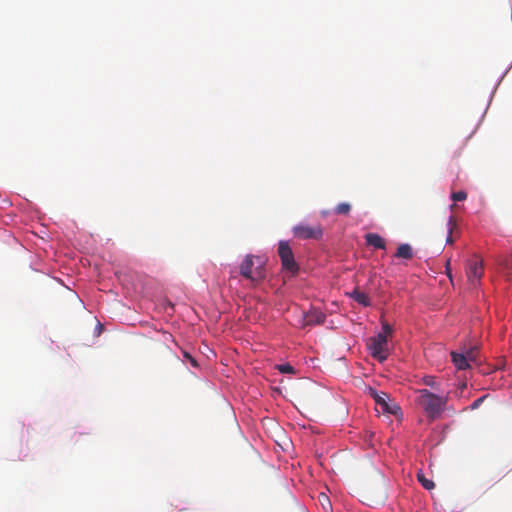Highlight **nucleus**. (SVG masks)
Instances as JSON below:
<instances>
[{"label": "nucleus", "mask_w": 512, "mask_h": 512, "mask_svg": "<svg viewBox=\"0 0 512 512\" xmlns=\"http://www.w3.org/2000/svg\"><path fill=\"white\" fill-rule=\"evenodd\" d=\"M418 394L416 402L423 409L426 416L430 419L438 418L445 409L448 402V395L441 397L427 389L419 390Z\"/></svg>", "instance_id": "obj_1"}, {"label": "nucleus", "mask_w": 512, "mask_h": 512, "mask_svg": "<svg viewBox=\"0 0 512 512\" xmlns=\"http://www.w3.org/2000/svg\"><path fill=\"white\" fill-rule=\"evenodd\" d=\"M318 498L325 510H327L328 508L329 509L331 508L330 501L324 493H321Z\"/></svg>", "instance_id": "obj_21"}, {"label": "nucleus", "mask_w": 512, "mask_h": 512, "mask_svg": "<svg viewBox=\"0 0 512 512\" xmlns=\"http://www.w3.org/2000/svg\"><path fill=\"white\" fill-rule=\"evenodd\" d=\"M483 263L479 259L470 260L467 267V277L472 287H476L483 276Z\"/></svg>", "instance_id": "obj_6"}, {"label": "nucleus", "mask_w": 512, "mask_h": 512, "mask_svg": "<svg viewBox=\"0 0 512 512\" xmlns=\"http://www.w3.org/2000/svg\"><path fill=\"white\" fill-rule=\"evenodd\" d=\"M392 333H393V329H392L391 325L388 324L387 322L383 321L382 322V331L379 332L378 334L382 335L388 339L389 337L392 336Z\"/></svg>", "instance_id": "obj_17"}, {"label": "nucleus", "mask_w": 512, "mask_h": 512, "mask_svg": "<svg viewBox=\"0 0 512 512\" xmlns=\"http://www.w3.org/2000/svg\"><path fill=\"white\" fill-rule=\"evenodd\" d=\"M350 211L351 205L347 202L339 203L334 209V212L338 215H348Z\"/></svg>", "instance_id": "obj_13"}, {"label": "nucleus", "mask_w": 512, "mask_h": 512, "mask_svg": "<svg viewBox=\"0 0 512 512\" xmlns=\"http://www.w3.org/2000/svg\"><path fill=\"white\" fill-rule=\"evenodd\" d=\"M467 387V383L466 382H461L457 388V390L455 391V396L456 397H461L462 396V393L464 391V389H466Z\"/></svg>", "instance_id": "obj_23"}, {"label": "nucleus", "mask_w": 512, "mask_h": 512, "mask_svg": "<svg viewBox=\"0 0 512 512\" xmlns=\"http://www.w3.org/2000/svg\"><path fill=\"white\" fill-rule=\"evenodd\" d=\"M504 268L506 272V276L510 281H512V254L509 255L504 261Z\"/></svg>", "instance_id": "obj_16"}, {"label": "nucleus", "mask_w": 512, "mask_h": 512, "mask_svg": "<svg viewBox=\"0 0 512 512\" xmlns=\"http://www.w3.org/2000/svg\"><path fill=\"white\" fill-rule=\"evenodd\" d=\"M325 314L319 310L312 309L305 313L304 315V324L305 325H316L322 324L325 321Z\"/></svg>", "instance_id": "obj_8"}, {"label": "nucleus", "mask_w": 512, "mask_h": 512, "mask_svg": "<svg viewBox=\"0 0 512 512\" xmlns=\"http://www.w3.org/2000/svg\"><path fill=\"white\" fill-rule=\"evenodd\" d=\"M367 346L373 358L380 362H384L388 358V339L384 336L377 334L369 338Z\"/></svg>", "instance_id": "obj_4"}, {"label": "nucleus", "mask_w": 512, "mask_h": 512, "mask_svg": "<svg viewBox=\"0 0 512 512\" xmlns=\"http://www.w3.org/2000/svg\"><path fill=\"white\" fill-rule=\"evenodd\" d=\"M369 395L375 400L376 405L380 406L383 412L395 414L399 407L388 403L389 395L385 392H378L374 388H369Z\"/></svg>", "instance_id": "obj_7"}, {"label": "nucleus", "mask_w": 512, "mask_h": 512, "mask_svg": "<svg viewBox=\"0 0 512 512\" xmlns=\"http://www.w3.org/2000/svg\"><path fill=\"white\" fill-rule=\"evenodd\" d=\"M488 397V395H484L478 399H476L471 405H470V409L471 410H476L480 407V405L483 403V401Z\"/></svg>", "instance_id": "obj_22"}, {"label": "nucleus", "mask_w": 512, "mask_h": 512, "mask_svg": "<svg viewBox=\"0 0 512 512\" xmlns=\"http://www.w3.org/2000/svg\"><path fill=\"white\" fill-rule=\"evenodd\" d=\"M278 255L281 260L282 269L295 275L299 271V265L295 261L294 253L288 241L281 240L278 244Z\"/></svg>", "instance_id": "obj_3"}, {"label": "nucleus", "mask_w": 512, "mask_h": 512, "mask_svg": "<svg viewBox=\"0 0 512 512\" xmlns=\"http://www.w3.org/2000/svg\"><path fill=\"white\" fill-rule=\"evenodd\" d=\"M453 242H454V239H453V237H452V234H449V233H448V236H447V238H446V243H447V244H452Z\"/></svg>", "instance_id": "obj_27"}, {"label": "nucleus", "mask_w": 512, "mask_h": 512, "mask_svg": "<svg viewBox=\"0 0 512 512\" xmlns=\"http://www.w3.org/2000/svg\"><path fill=\"white\" fill-rule=\"evenodd\" d=\"M351 297L356 301L358 302L359 304L363 305V306H370V299L368 297V295L364 292H361L357 289H355L352 293H351Z\"/></svg>", "instance_id": "obj_12"}, {"label": "nucleus", "mask_w": 512, "mask_h": 512, "mask_svg": "<svg viewBox=\"0 0 512 512\" xmlns=\"http://www.w3.org/2000/svg\"><path fill=\"white\" fill-rule=\"evenodd\" d=\"M240 274L253 285L262 282L266 277L264 262L261 257L248 254L240 264Z\"/></svg>", "instance_id": "obj_2"}, {"label": "nucleus", "mask_w": 512, "mask_h": 512, "mask_svg": "<svg viewBox=\"0 0 512 512\" xmlns=\"http://www.w3.org/2000/svg\"><path fill=\"white\" fill-rule=\"evenodd\" d=\"M184 357L191 363L193 367H197L198 363L188 352H184Z\"/></svg>", "instance_id": "obj_25"}, {"label": "nucleus", "mask_w": 512, "mask_h": 512, "mask_svg": "<svg viewBox=\"0 0 512 512\" xmlns=\"http://www.w3.org/2000/svg\"><path fill=\"white\" fill-rule=\"evenodd\" d=\"M465 356H467V360L470 363H477L478 362V347H472L468 349L465 353Z\"/></svg>", "instance_id": "obj_15"}, {"label": "nucleus", "mask_w": 512, "mask_h": 512, "mask_svg": "<svg viewBox=\"0 0 512 512\" xmlns=\"http://www.w3.org/2000/svg\"><path fill=\"white\" fill-rule=\"evenodd\" d=\"M366 244L376 249H385L386 243L384 239L376 233H368L365 235Z\"/></svg>", "instance_id": "obj_10"}, {"label": "nucleus", "mask_w": 512, "mask_h": 512, "mask_svg": "<svg viewBox=\"0 0 512 512\" xmlns=\"http://www.w3.org/2000/svg\"><path fill=\"white\" fill-rule=\"evenodd\" d=\"M395 257L406 259V260L412 259L413 258L412 247L407 243L400 244L395 253Z\"/></svg>", "instance_id": "obj_11"}, {"label": "nucleus", "mask_w": 512, "mask_h": 512, "mask_svg": "<svg viewBox=\"0 0 512 512\" xmlns=\"http://www.w3.org/2000/svg\"><path fill=\"white\" fill-rule=\"evenodd\" d=\"M423 383L427 386L434 387L435 385V378L433 376H426L423 378Z\"/></svg>", "instance_id": "obj_24"}, {"label": "nucleus", "mask_w": 512, "mask_h": 512, "mask_svg": "<svg viewBox=\"0 0 512 512\" xmlns=\"http://www.w3.org/2000/svg\"><path fill=\"white\" fill-rule=\"evenodd\" d=\"M451 360L458 370H465L470 367L467 356L464 353L451 352Z\"/></svg>", "instance_id": "obj_9"}, {"label": "nucleus", "mask_w": 512, "mask_h": 512, "mask_svg": "<svg viewBox=\"0 0 512 512\" xmlns=\"http://www.w3.org/2000/svg\"><path fill=\"white\" fill-rule=\"evenodd\" d=\"M453 201H464L467 198V193L465 191H457L453 192L451 195Z\"/></svg>", "instance_id": "obj_19"}, {"label": "nucleus", "mask_w": 512, "mask_h": 512, "mask_svg": "<svg viewBox=\"0 0 512 512\" xmlns=\"http://www.w3.org/2000/svg\"><path fill=\"white\" fill-rule=\"evenodd\" d=\"M446 273H447L448 277L451 279L450 260H448L446 263Z\"/></svg>", "instance_id": "obj_26"}, {"label": "nucleus", "mask_w": 512, "mask_h": 512, "mask_svg": "<svg viewBox=\"0 0 512 512\" xmlns=\"http://www.w3.org/2000/svg\"><path fill=\"white\" fill-rule=\"evenodd\" d=\"M457 226L456 218L454 216H450L447 222V230L449 234H452L454 229Z\"/></svg>", "instance_id": "obj_20"}, {"label": "nucleus", "mask_w": 512, "mask_h": 512, "mask_svg": "<svg viewBox=\"0 0 512 512\" xmlns=\"http://www.w3.org/2000/svg\"><path fill=\"white\" fill-rule=\"evenodd\" d=\"M293 234L295 237L303 240H318L323 236V229L320 225L309 226L306 224H299L293 227Z\"/></svg>", "instance_id": "obj_5"}, {"label": "nucleus", "mask_w": 512, "mask_h": 512, "mask_svg": "<svg viewBox=\"0 0 512 512\" xmlns=\"http://www.w3.org/2000/svg\"><path fill=\"white\" fill-rule=\"evenodd\" d=\"M277 369L281 373H288V374H294L295 373L294 367L292 365L288 364V363L277 365Z\"/></svg>", "instance_id": "obj_18"}, {"label": "nucleus", "mask_w": 512, "mask_h": 512, "mask_svg": "<svg viewBox=\"0 0 512 512\" xmlns=\"http://www.w3.org/2000/svg\"><path fill=\"white\" fill-rule=\"evenodd\" d=\"M417 479L421 483V485L427 490H432L435 487L434 482L432 480L427 479L422 473L417 474Z\"/></svg>", "instance_id": "obj_14"}]
</instances>
